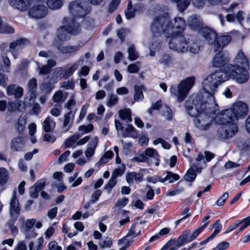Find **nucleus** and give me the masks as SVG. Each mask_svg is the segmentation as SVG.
Returning <instances> with one entry per match:
<instances>
[{
    "label": "nucleus",
    "instance_id": "1",
    "mask_svg": "<svg viewBox=\"0 0 250 250\" xmlns=\"http://www.w3.org/2000/svg\"><path fill=\"white\" fill-rule=\"evenodd\" d=\"M227 75L219 72L208 75L202 82V87L205 92V101L200 94L192 96V105H189L190 101H187L185 105L189 115L195 117V125L201 130H206L215 122L214 118L215 111L218 106L215 103L213 93L218 86L226 79Z\"/></svg>",
    "mask_w": 250,
    "mask_h": 250
},
{
    "label": "nucleus",
    "instance_id": "2",
    "mask_svg": "<svg viewBox=\"0 0 250 250\" xmlns=\"http://www.w3.org/2000/svg\"><path fill=\"white\" fill-rule=\"evenodd\" d=\"M153 8L155 13L158 12L160 16L154 18L150 26L151 31L153 33H164L166 38H170L169 47L170 49L180 53L188 51L197 54L199 52L200 42L193 36L185 37L183 35L186 27V21L183 18L175 17L173 23L168 13L161 11L159 5H156Z\"/></svg>",
    "mask_w": 250,
    "mask_h": 250
},
{
    "label": "nucleus",
    "instance_id": "3",
    "mask_svg": "<svg viewBox=\"0 0 250 250\" xmlns=\"http://www.w3.org/2000/svg\"><path fill=\"white\" fill-rule=\"evenodd\" d=\"M68 11L73 17L64 18L63 25L58 29L57 36L62 42L67 41L71 35H76L80 31V25L75 22L74 19L82 18L87 15L91 10V6L86 0H75L69 2Z\"/></svg>",
    "mask_w": 250,
    "mask_h": 250
},
{
    "label": "nucleus",
    "instance_id": "4",
    "mask_svg": "<svg viewBox=\"0 0 250 250\" xmlns=\"http://www.w3.org/2000/svg\"><path fill=\"white\" fill-rule=\"evenodd\" d=\"M234 65L227 64L226 66V72H224L221 68L220 71H215L210 75L222 72L227 75V78L224 82L228 80L229 77H231L239 83H246L249 78V72L247 71V69L249 68V59L240 50L234 60Z\"/></svg>",
    "mask_w": 250,
    "mask_h": 250
},
{
    "label": "nucleus",
    "instance_id": "5",
    "mask_svg": "<svg viewBox=\"0 0 250 250\" xmlns=\"http://www.w3.org/2000/svg\"><path fill=\"white\" fill-rule=\"evenodd\" d=\"M248 112L247 104L239 101L234 103L232 108L222 111L217 114L215 121L217 123H224L229 121L228 120H229L234 123V121L237 120L239 118L245 117Z\"/></svg>",
    "mask_w": 250,
    "mask_h": 250
},
{
    "label": "nucleus",
    "instance_id": "6",
    "mask_svg": "<svg viewBox=\"0 0 250 250\" xmlns=\"http://www.w3.org/2000/svg\"><path fill=\"white\" fill-rule=\"evenodd\" d=\"M199 32L209 44H214L213 48L215 52L222 51L231 40V36L228 35L217 37L216 32L208 27H204Z\"/></svg>",
    "mask_w": 250,
    "mask_h": 250
},
{
    "label": "nucleus",
    "instance_id": "7",
    "mask_svg": "<svg viewBox=\"0 0 250 250\" xmlns=\"http://www.w3.org/2000/svg\"><path fill=\"white\" fill-rule=\"evenodd\" d=\"M195 83V78L189 77L182 81L177 88L175 86H171L169 91L172 95L177 97L178 102H183L187 97L189 91Z\"/></svg>",
    "mask_w": 250,
    "mask_h": 250
},
{
    "label": "nucleus",
    "instance_id": "8",
    "mask_svg": "<svg viewBox=\"0 0 250 250\" xmlns=\"http://www.w3.org/2000/svg\"><path fill=\"white\" fill-rule=\"evenodd\" d=\"M224 123H217L216 124L222 125L217 130V135L221 139H229L233 136L238 131V127L235 123L229 120Z\"/></svg>",
    "mask_w": 250,
    "mask_h": 250
},
{
    "label": "nucleus",
    "instance_id": "9",
    "mask_svg": "<svg viewBox=\"0 0 250 250\" xmlns=\"http://www.w3.org/2000/svg\"><path fill=\"white\" fill-rule=\"evenodd\" d=\"M29 44V41L25 38H20L11 42L9 44V51L13 58L17 59L21 50Z\"/></svg>",
    "mask_w": 250,
    "mask_h": 250
},
{
    "label": "nucleus",
    "instance_id": "10",
    "mask_svg": "<svg viewBox=\"0 0 250 250\" xmlns=\"http://www.w3.org/2000/svg\"><path fill=\"white\" fill-rule=\"evenodd\" d=\"M192 241L190 236V230H186L183 232L177 240L171 239L166 244V247H168L171 244L175 243L177 247H180L184 244Z\"/></svg>",
    "mask_w": 250,
    "mask_h": 250
},
{
    "label": "nucleus",
    "instance_id": "11",
    "mask_svg": "<svg viewBox=\"0 0 250 250\" xmlns=\"http://www.w3.org/2000/svg\"><path fill=\"white\" fill-rule=\"evenodd\" d=\"M28 99V98L26 97L23 102L20 101L9 102L7 105L8 111L10 112L16 111H23L26 108L31 106L29 104Z\"/></svg>",
    "mask_w": 250,
    "mask_h": 250
},
{
    "label": "nucleus",
    "instance_id": "12",
    "mask_svg": "<svg viewBox=\"0 0 250 250\" xmlns=\"http://www.w3.org/2000/svg\"><path fill=\"white\" fill-rule=\"evenodd\" d=\"M47 11L48 9L45 6L38 5L30 9L28 11V14L33 18L41 19L46 16Z\"/></svg>",
    "mask_w": 250,
    "mask_h": 250
},
{
    "label": "nucleus",
    "instance_id": "13",
    "mask_svg": "<svg viewBox=\"0 0 250 250\" xmlns=\"http://www.w3.org/2000/svg\"><path fill=\"white\" fill-rule=\"evenodd\" d=\"M213 157H196L195 160L191 159L190 162L192 163L191 167L198 173H200L202 169L206 167V162H209Z\"/></svg>",
    "mask_w": 250,
    "mask_h": 250
},
{
    "label": "nucleus",
    "instance_id": "14",
    "mask_svg": "<svg viewBox=\"0 0 250 250\" xmlns=\"http://www.w3.org/2000/svg\"><path fill=\"white\" fill-rule=\"evenodd\" d=\"M37 87V81L36 78H33L28 83V92L27 97L28 98L29 104H34L36 97V90Z\"/></svg>",
    "mask_w": 250,
    "mask_h": 250
},
{
    "label": "nucleus",
    "instance_id": "15",
    "mask_svg": "<svg viewBox=\"0 0 250 250\" xmlns=\"http://www.w3.org/2000/svg\"><path fill=\"white\" fill-rule=\"evenodd\" d=\"M152 37L149 45V49L150 51L149 55L154 56L156 52L158 51L161 48V43L158 39V36L164 33H153L152 31Z\"/></svg>",
    "mask_w": 250,
    "mask_h": 250
},
{
    "label": "nucleus",
    "instance_id": "16",
    "mask_svg": "<svg viewBox=\"0 0 250 250\" xmlns=\"http://www.w3.org/2000/svg\"><path fill=\"white\" fill-rule=\"evenodd\" d=\"M228 62V57L222 51L218 52L213 58L212 65L216 67H224Z\"/></svg>",
    "mask_w": 250,
    "mask_h": 250
},
{
    "label": "nucleus",
    "instance_id": "17",
    "mask_svg": "<svg viewBox=\"0 0 250 250\" xmlns=\"http://www.w3.org/2000/svg\"><path fill=\"white\" fill-rule=\"evenodd\" d=\"M54 46L57 48L58 50L61 53L63 54H75L81 48V45L80 44L62 46L60 43L57 42H55Z\"/></svg>",
    "mask_w": 250,
    "mask_h": 250
},
{
    "label": "nucleus",
    "instance_id": "18",
    "mask_svg": "<svg viewBox=\"0 0 250 250\" xmlns=\"http://www.w3.org/2000/svg\"><path fill=\"white\" fill-rule=\"evenodd\" d=\"M10 212L11 216L17 218L20 213L19 201L16 197V193L14 192L10 203Z\"/></svg>",
    "mask_w": 250,
    "mask_h": 250
},
{
    "label": "nucleus",
    "instance_id": "19",
    "mask_svg": "<svg viewBox=\"0 0 250 250\" xmlns=\"http://www.w3.org/2000/svg\"><path fill=\"white\" fill-rule=\"evenodd\" d=\"M9 2L13 8L21 11H26L30 6L28 0H9Z\"/></svg>",
    "mask_w": 250,
    "mask_h": 250
},
{
    "label": "nucleus",
    "instance_id": "20",
    "mask_svg": "<svg viewBox=\"0 0 250 250\" xmlns=\"http://www.w3.org/2000/svg\"><path fill=\"white\" fill-rule=\"evenodd\" d=\"M188 23L190 28L193 30H197L198 29L200 30L203 28V27L201 28L203 23L199 16L192 15L189 17L188 20ZM204 27H203V28ZM199 31H200V30H199ZM199 33L201 35L200 32H199Z\"/></svg>",
    "mask_w": 250,
    "mask_h": 250
},
{
    "label": "nucleus",
    "instance_id": "21",
    "mask_svg": "<svg viewBox=\"0 0 250 250\" xmlns=\"http://www.w3.org/2000/svg\"><path fill=\"white\" fill-rule=\"evenodd\" d=\"M74 115L75 113L72 114V111H69L64 115L62 127L65 132L68 131L71 127Z\"/></svg>",
    "mask_w": 250,
    "mask_h": 250
},
{
    "label": "nucleus",
    "instance_id": "22",
    "mask_svg": "<svg viewBox=\"0 0 250 250\" xmlns=\"http://www.w3.org/2000/svg\"><path fill=\"white\" fill-rule=\"evenodd\" d=\"M6 90L8 95H14L17 99L21 98L23 95V88L14 84L7 86Z\"/></svg>",
    "mask_w": 250,
    "mask_h": 250
},
{
    "label": "nucleus",
    "instance_id": "23",
    "mask_svg": "<svg viewBox=\"0 0 250 250\" xmlns=\"http://www.w3.org/2000/svg\"><path fill=\"white\" fill-rule=\"evenodd\" d=\"M79 66V62H76L71 64H68L65 66L64 70L62 77L64 79H67L70 77L78 69Z\"/></svg>",
    "mask_w": 250,
    "mask_h": 250
},
{
    "label": "nucleus",
    "instance_id": "24",
    "mask_svg": "<svg viewBox=\"0 0 250 250\" xmlns=\"http://www.w3.org/2000/svg\"><path fill=\"white\" fill-rule=\"evenodd\" d=\"M11 146L12 149L15 151L21 150L24 146L23 138L19 136L11 141Z\"/></svg>",
    "mask_w": 250,
    "mask_h": 250
},
{
    "label": "nucleus",
    "instance_id": "25",
    "mask_svg": "<svg viewBox=\"0 0 250 250\" xmlns=\"http://www.w3.org/2000/svg\"><path fill=\"white\" fill-rule=\"evenodd\" d=\"M123 137H131L133 138H137L138 137V133L135 128L131 125H128L122 133Z\"/></svg>",
    "mask_w": 250,
    "mask_h": 250
},
{
    "label": "nucleus",
    "instance_id": "26",
    "mask_svg": "<svg viewBox=\"0 0 250 250\" xmlns=\"http://www.w3.org/2000/svg\"><path fill=\"white\" fill-rule=\"evenodd\" d=\"M141 229L140 227L139 223H134L129 229L128 233L125 237L127 238L128 236L135 237L141 234Z\"/></svg>",
    "mask_w": 250,
    "mask_h": 250
},
{
    "label": "nucleus",
    "instance_id": "27",
    "mask_svg": "<svg viewBox=\"0 0 250 250\" xmlns=\"http://www.w3.org/2000/svg\"><path fill=\"white\" fill-rule=\"evenodd\" d=\"M172 58L167 54L162 55L158 60V63L164 67H169L172 64Z\"/></svg>",
    "mask_w": 250,
    "mask_h": 250
},
{
    "label": "nucleus",
    "instance_id": "28",
    "mask_svg": "<svg viewBox=\"0 0 250 250\" xmlns=\"http://www.w3.org/2000/svg\"><path fill=\"white\" fill-rule=\"evenodd\" d=\"M98 142L97 137L93 138L89 143V146L85 151V156H92L95 152V148Z\"/></svg>",
    "mask_w": 250,
    "mask_h": 250
},
{
    "label": "nucleus",
    "instance_id": "29",
    "mask_svg": "<svg viewBox=\"0 0 250 250\" xmlns=\"http://www.w3.org/2000/svg\"><path fill=\"white\" fill-rule=\"evenodd\" d=\"M56 123L53 119L48 116L44 121L43 126L44 130L46 132H50L55 126Z\"/></svg>",
    "mask_w": 250,
    "mask_h": 250
},
{
    "label": "nucleus",
    "instance_id": "30",
    "mask_svg": "<svg viewBox=\"0 0 250 250\" xmlns=\"http://www.w3.org/2000/svg\"><path fill=\"white\" fill-rule=\"evenodd\" d=\"M46 3L48 7L51 10H58L63 5V0H47Z\"/></svg>",
    "mask_w": 250,
    "mask_h": 250
},
{
    "label": "nucleus",
    "instance_id": "31",
    "mask_svg": "<svg viewBox=\"0 0 250 250\" xmlns=\"http://www.w3.org/2000/svg\"><path fill=\"white\" fill-rule=\"evenodd\" d=\"M26 124V115L22 114L19 118L17 124V130L19 134H21L25 129V125Z\"/></svg>",
    "mask_w": 250,
    "mask_h": 250
},
{
    "label": "nucleus",
    "instance_id": "32",
    "mask_svg": "<svg viewBox=\"0 0 250 250\" xmlns=\"http://www.w3.org/2000/svg\"><path fill=\"white\" fill-rule=\"evenodd\" d=\"M131 114V110L127 108L121 109L119 112L120 117L122 120H125L127 122H130L132 120Z\"/></svg>",
    "mask_w": 250,
    "mask_h": 250
},
{
    "label": "nucleus",
    "instance_id": "33",
    "mask_svg": "<svg viewBox=\"0 0 250 250\" xmlns=\"http://www.w3.org/2000/svg\"><path fill=\"white\" fill-rule=\"evenodd\" d=\"M63 69L62 67H58L54 69L53 72V77L50 80L53 81L54 83H57L58 81L60 80L62 77Z\"/></svg>",
    "mask_w": 250,
    "mask_h": 250
},
{
    "label": "nucleus",
    "instance_id": "34",
    "mask_svg": "<svg viewBox=\"0 0 250 250\" xmlns=\"http://www.w3.org/2000/svg\"><path fill=\"white\" fill-rule=\"evenodd\" d=\"M136 13L134 7H133L131 1H128L127 7L125 11V18L127 20H130L135 17Z\"/></svg>",
    "mask_w": 250,
    "mask_h": 250
},
{
    "label": "nucleus",
    "instance_id": "35",
    "mask_svg": "<svg viewBox=\"0 0 250 250\" xmlns=\"http://www.w3.org/2000/svg\"><path fill=\"white\" fill-rule=\"evenodd\" d=\"M197 171L194 169L191 166L187 173L184 176V179L185 180L188 182H192L194 181L195 179L197 176Z\"/></svg>",
    "mask_w": 250,
    "mask_h": 250
},
{
    "label": "nucleus",
    "instance_id": "36",
    "mask_svg": "<svg viewBox=\"0 0 250 250\" xmlns=\"http://www.w3.org/2000/svg\"><path fill=\"white\" fill-rule=\"evenodd\" d=\"M127 52L128 54V58L130 61H133L136 60L139 57L138 53L133 44L130 45L128 47Z\"/></svg>",
    "mask_w": 250,
    "mask_h": 250
},
{
    "label": "nucleus",
    "instance_id": "37",
    "mask_svg": "<svg viewBox=\"0 0 250 250\" xmlns=\"http://www.w3.org/2000/svg\"><path fill=\"white\" fill-rule=\"evenodd\" d=\"M175 2L178 10L180 12H183L186 10L190 3L189 0H171Z\"/></svg>",
    "mask_w": 250,
    "mask_h": 250
},
{
    "label": "nucleus",
    "instance_id": "38",
    "mask_svg": "<svg viewBox=\"0 0 250 250\" xmlns=\"http://www.w3.org/2000/svg\"><path fill=\"white\" fill-rule=\"evenodd\" d=\"M167 175L165 178H162V182H164L167 180H169V183H172L174 181L179 179V175L174 173L171 171H167L166 172Z\"/></svg>",
    "mask_w": 250,
    "mask_h": 250
},
{
    "label": "nucleus",
    "instance_id": "39",
    "mask_svg": "<svg viewBox=\"0 0 250 250\" xmlns=\"http://www.w3.org/2000/svg\"><path fill=\"white\" fill-rule=\"evenodd\" d=\"M9 178V173L4 168H0V185L5 184Z\"/></svg>",
    "mask_w": 250,
    "mask_h": 250
},
{
    "label": "nucleus",
    "instance_id": "40",
    "mask_svg": "<svg viewBox=\"0 0 250 250\" xmlns=\"http://www.w3.org/2000/svg\"><path fill=\"white\" fill-rule=\"evenodd\" d=\"M125 170V166L124 164H122L119 168L115 169L112 173L111 177L117 179V177L121 176Z\"/></svg>",
    "mask_w": 250,
    "mask_h": 250
},
{
    "label": "nucleus",
    "instance_id": "41",
    "mask_svg": "<svg viewBox=\"0 0 250 250\" xmlns=\"http://www.w3.org/2000/svg\"><path fill=\"white\" fill-rule=\"evenodd\" d=\"M14 32V29L7 24L1 25V19L0 18V33L12 34Z\"/></svg>",
    "mask_w": 250,
    "mask_h": 250
},
{
    "label": "nucleus",
    "instance_id": "42",
    "mask_svg": "<svg viewBox=\"0 0 250 250\" xmlns=\"http://www.w3.org/2000/svg\"><path fill=\"white\" fill-rule=\"evenodd\" d=\"M80 138L79 134H75L65 141V145L67 147L72 146Z\"/></svg>",
    "mask_w": 250,
    "mask_h": 250
},
{
    "label": "nucleus",
    "instance_id": "43",
    "mask_svg": "<svg viewBox=\"0 0 250 250\" xmlns=\"http://www.w3.org/2000/svg\"><path fill=\"white\" fill-rule=\"evenodd\" d=\"M37 70L40 75H45L49 74L50 72L49 67L46 65H40L38 62H37Z\"/></svg>",
    "mask_w": 250,
    "mask_h": 250
},
{
    "label": "nucleus",
    "instance_id": "44",
    "mask_svg": "<svg viewBox=\"0 0 250 250\" xmlns=\"http://www.w3.org/2000/svg\"><path fill=\"white\" fill-rule=\"evenodd\" d=\"M162 116L167 120H171L172 118V110L170 108L165 105L163 106Z\"/></svg>",
    "mask_w": 250,
    "mask_h": 250
},
{
    "label": "nucleus",
    "instance_id": "45",
    "mask_svg": "<svg viewBox=\"0 0 250 250\" xmlns=\"http://www.w3.org/2000/svg\"><path fill=\"white\" fill-rule=\"evenodd\" d=\"M53 101L55 103H62L66 97H63V94L61 90L56 91L53 96Z\"/></svg>",
    "mask_w": 250,
    "mask_h": 250
},
{
    "label": "nucleus",
    "instance_id": "46",
    "mask_svg": "<svg viewBox=\"0 0 250 250\" xmlns=\"http://www.w3.org/2000/svg\"><path fill=\"white\" fill-rule=\"evenodd\" d=\"M75 94L73 93L70 96L69 100L65 104L64 106L68 109L69 111H72V107L76 104Z\"/></svg>",
    "mask_w": 250,
    "mask_h": 250
},
{
    "label": "nucleus",
    "instance_id": "47",
    "mask_svg": "<svg viewBox=\"0 0 250 250\" xmlns=\"http://www.w3.org/2000/svg\"><path fill=\"white\" fill-rule=\"evenodd\" d=\"M237 222H240V225L242 224L238 231V233H239L250 225V216L241 220H237Z\"/></svg>",
    "mask_w": 250,
    "mask_h": 250
},
{
    "label": "nucleus",
    "instance_id": "48",
    "mask_svg": "<svg viewBox=\"0 0 250 250\" xmlns=\"http://www.w3.org/2000/svg\"><path fill=\"white\" fill-rule=\"evenodd\" d=\"M61 88H64L65 89L73 90L75 88V83L73 80H68L65 81L61 83Z\"/></svg>",
    "mask_w": 250,
    "mask_h": 250
},
{
    "label": "nucleus",
    "instance_id": "49",
    "mask_svg": "<svg viewBox=\"0 0 250 250\" xmlns=\"http://www.w3.org/2000/svg\"><path fill=\"white\" fill-rule=\"evenodd\" d=\"M117 179L111 177L108 182L104 186V189L106 190L108 193H110L113 188L117 183Z\"/></svg>",
    "mask_w": 250,
    "mask_h": 250
},
{
    "label": "nucleus",
    "instance_id": "50",
    "mask_svg": "<svg viewBox=\"0 0 250 250\" xmlns=\"http://www.w3.org/2000/svg\"><path fill=\"white\" fill-rule=\"evenodd\" d=\"M140 62L129 64L127 67V71L130 73H137L139 71Z\"/></svg>",
    "mask_w": 250,
    "mask_h": 250
},
{
    "label": "nucleus",
    "instance_id": "51",
    "mask_svg": "<svg viewBox=\"0 0 250 250\" xmlns=\"http://www.w3.org/2000/svg\"><path fill=\"white\" fill-rule=\"evenodd\" d=\"M208 222H207L206 223L204 224L202 226L200 227L197 229H196L193 233H191L190 232V236L191 240H193L195 239L197 236L204 229L208 226Z\"/></svg>",
    "mask_w": 250,
    "mask_h": 250
},
{
    "label": "nucleus",
    "instance_id": "52",
    "mask_svg": "<svg viewBox=\"0 0 250 250\" xmlns=\"http://www.w3.org/2000/svg\"><path fill=\"white\" fill-rule=\"evenodd\" d=\"M208 222H207L206 223L204 224L202 226L200 227L197 229H196L193 233H191L190 232V236L191 240H193L195 239L197 236L204 229L208 226Z\"/></svg>",
    "mask_w": 250,
    "mask_h": 250
},
{
    "label": "nucleus",
    "instance_id": "53",
    "mask_svg": "<svg viewBox=\"0 0 250 250\" xmlns=\"http://www.w3.org/2000/svg\"><path fill=\"white\" fill-rule=\"evenodd\" d=\"M159 144H161L162 145V147L164 148L168 149L170 148L171 145L167 141H165L163 139L161 138H157L153 141V144L155 145H158Z\"/></svg>",
    "mask_w": 250,
    "mask_h": 250
},
{
    "label": "nucleus",
    "instance_id": "54",
    "mask_svg": "<svg viewBox=\"0 0 250 250\" xmlns=\"http://www.w3.org/2000/svg\"><path fill=\"white\" fill-rule=\"evenodd\" d=\"M94 128L93 125L92 124H88L86 125H82L79 126L78 130L80 132H83V134L87 133L93 131Z\"/></svg>",
    "mask_w": 250,
    "mask_h": 250
},
{
    "label": "nucleus",
    "instance_id": "55",
    "mask_svg": "<svg viewBox=\"0 0 250 250\" xmlns=\"http://www.w3.org/2000/svg\"><path fill=\"white\" fill-rule=\"evenodd\" d=\"M135 94H134V100L135 101H141L144 98V95L142 92L141 87L138 86H135L134 88Z\"/></svg>",
    "mask_w": 250,
    "mask_h": 250
},
{
    "label": "nucleus",
    "instance_id": "56",
    "mask_svg": "<svg viewBox=\"0 0 250 250\" xmlns=\"http://www.w3.org/2000/svg\"><path fill=\"white\" fill-rule=\"evenodd\" d=\"M118 98L116 95L111 94L110 95L109 99L107 102L106 105L108 107H112L117 104Z\"/></svg>",
    "mask_w": 250,
    "mask_h": 250
},
{
    "label": "nucleus",
    "instance_id": "57",
    "mask_svg": "<svg viewBox=\"0 0 250 250\" xmlns=\"http://www.w3.org/2000/svg\"><path fill=\"white\" fill-rule=\"evenodd\" d=\"M118 244L123 246L119 250H126V248L130 246V243L126 237H124L119 241Z\"/></svg>",
    "mask_w": 250,
    "mask_h": 250
},
{
    "label": "nucleus",
    "instance_id": "58",
    "mask_svg": "<svg viewBox=\"0 0 250 250\" xmlns=\"http://www.w3.org/2000/svg\"><path fill=\"white\" fill-rule=\"evenodd\" d=\"M229 193L228 192H225L223 193L220 198L217 200L216 204L218 206H222L225 203L226 201L229 198Z\"/></svg>",
    "mask_w": 250,
    "mask_h": 250
},
{
    "label": "nucleus",
    "instance_id": "59",
    "mask_svg": "<svg viewBox=\"0 0 250 250\" xmlns=\"http://www.w3.org/2000/svg\"><path fill=\"white\" fill-rule=\"evenodd\" d=\"M89 104H85L82 106L79 116V121H81L84 118V117L87 112V109L89 107Z\"/></svg>",
    "mask_w": 250,
    "mask_h": 250
},
{
    "label": "nucleus",
    "instance_id": "60",
    "mask_svg": "<svg viewBox=\"0 0 250 250\" xmlns=\"http://www.w3.org/2000/svg\"><path fill=\"white\" fill-rule=\"evenodd\" d=\"M216 226L213 232L210 235V236L214 238L220 231L222 229V226L220 223V220H217L216 221Z\"/></svg>",
    "mask_w": 250,
    "mask_h": 250
},
{
    "label": "nucleus",
    "instance_id": "61",
    "mask_svg": "<svg viewBox=\"0 0 250 250\" xmlns=\"http://www.w3.org/2000/svg\"><path fill=\"white\" fill-rule=\"evenodd\" d=\"M162 106V102L161 100H159L156 102L154 104H153L151 107L148 109V112L149 114H152V111L153 110H159Z\"/></svg>",
    "mask_w": 250,
    "mask_h": 250
},
{
    "label": "nucleus",
    "instance_id": "62",
    "mask_svg": "<svg viewBox=\"0 0 250 250\" xmlns=\"http://www.w3.org/2000/svg\"><path fill=\"white\" fill-rule=\"evenodd\" d=\"M2 61L3 62L5 66V70H3L4 71L6 72H9L10 71V61L8 58V57L6 56H2Z\"/></svg>",
    "mask_w": 250,
    "mask_h": 250
},
{
    "label": "nucleus",
    "instance_id": "63",
    "mask_svg": "<svg viewBox=\"0 0 250 250\" xmlns=\"http://www.w3.org/2000/svg\"><path fill=\"white\" fill-rule=\"evenodd\" d=\"M102 191L101 190L98 189L96 190L91 196V202L92 203H95L99 200V197L101 195Z\"/></svg>",
    "mask_w": 250,
    "mask_h": 250
},
{
    "label": "nucleus",
    "instance_id": "64",
    "mask_svg": "<svg viewBox=\"0 0 250 250\" xmlns=\"http://www.w3.org/2000/svg\"><path fill=\"white\" fill-rule=\"evenodd\" d=\"M229 243L224 241L219 243L216 247L214 248L212 250H224L229 247Z\"/></svg>",
    "mask_w": 250,
    "mask_h": 250
}]
</instances>
